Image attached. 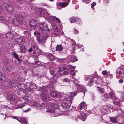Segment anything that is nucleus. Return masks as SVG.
<instances>
[{
    "label": "nucleus",
    "mask_w": 124,
    "mask_h": 124,
    "mask_svg": "<svg viewBox=\"0 0 124 124\" xmlns=\"http://www.w3.org/2000/svg\"><path fill=\"white\" fill-rule=\"evenodd\" d=\"M6 79L5 76L2 72H0V81L1 82H4Z\"/></svg>",
    "instance_id": "nucleus-19"
},
{
    "label": "nucleus",
    "mask_w": 124,
    "mask_h": 124,
    "mask_svg": "<svg viewBox=\"0 0 124 124\" xmlns=\"http://www.w3.org/2000/svg\"><path fill=\"white\" fill-rule=\"evenodd\" d=\"M76 46H78L79 48H80L82 47V45L80 44H78L76 45Z\"/></svg>",
    "instance_id": "nucleus-64"
},
{
    "label": "nucleus",
    "mask_w": 124,
    "mask_h": 124,
    "mask_svg": "<svg viewBox=\"0 0 124 124\" xmlns=\"http://www.w3.org/2000/svg\"><path fill=\"white\" fill-rule=\"evenodd\" d=\"M102 74L104 75H107L108 74V72L106 70L103 71L102 72Z\"/></svg>",
    "instance_id": "nucleus-54"
},
{
    "label": "nucleus",
    "mask_w": 124,
    "mask_h": 124,
    "mask_svg": "<svg viewBox=\"0 0 124 124\" xmlns=\"http://www.w3.org/2000/svg\"><path fill=\"white\" fill-rule=\"evenodd\" d=\"M62 108L64 110H68L70 108V106L67 103L65 102H62L61 104Z\"/></svg>",
    "instance_id": "nucleus-12"
},
{
    "label": "nucleus",
    "mask_w": 124,
    "mask_h": 124,
    "mask_svg": "<svg viewBox=\"0 0 124 124\" xmlns=\"http://www.w3.org/2000/svg\"><path fill=\"white\" fill-rule=\"evenodd\" d=\"M16 43H17L19 45L23 44L24 42V39L23 37L20 36L17 38L15 39Z\"/></svg>",
    "instance_id": "nucleus-9"
},
{
    "label": "nucleus",
    "mask_w": 124,
    "mask_h": 124,
    "mask_svg": "<svg viewBox=\"0 0 124 124\" xmlns=\"http://www.w3.org/2000/svg\"><path fill=\"white\" fill-rule=\"evenodd\" d=\"M110 120L112 123H116L117 121V119L115 117H110Z\"/></svg>",
    "instance_id": "nucleus-33"
},
{
    "label": "nucleus",
    "mask_w": 124,
    "mask_h": 124,
    "mask_svg": "<svg viewBox=\"0 0 124 124\" xmlns=\"http://www.w3.org/2000/svg\"><path fill=\"white\" fill-rule=\"evenodd\" d=\"M17 88L18 90H25L26 87V84L23 83H21L17 85Z\"/></svg>",
    "instance_id": "nucleus-14"
},
{
    "label": "nucleus",
    "mask_w": 124,
    "mask_h": 124,
    "mask_svg": "<svg viewBox=\"0 0 124 124\" xmlns=\"http://www.w3.org/2000/svg\"><path fill=\"white\" fill-rule=\"evenodd\" d=\"M75 75H73L72 76V78L73 79V81H74V83L75 84V85L76 86V85H77L78 84H77V83H78V79L76 78H75Z\"/></svg>",
    "instance_id": "nucleus-36"
},
{
    "label": "nucleus",
    "mask_w": 124,
    "mask_h": 124,
    "mask_svg": "<svg viewBox=\"0 0 124 124\" xmlns=\"http://www.w3.org/2000/svg\"><path fill=\"white\" fill-rule=\"evenodd\" d=\"M78 90L80 91L84 92V94H85V92L86 90L85 88L82 85L78 84L76 85Z\"/></svg>",
    "instance_id": "nucleus-13"
},
{
    "label": "nucleus",
    "mask_w": 124,
    "mask_h": 124,
    "mask_svg": "<svg viewBox=\"0 0 124 124\" xmlns=\"http://www.w3.org/2000/svg\"><path fill=\"white\" fill-rule=\"evenodd\" d=\"M50 107L56 109V110H55V111L57 112V110H59V109H57L59 107V105L58 104L55 103H51L50 104Z\"/></svg>",
    "instance_id": "nucleus-22"
},
{
    "label": "nucleus",
    "mask_w": 124,
    "mask_h": 124,
    "mask_svg": "<svg viewBox=\"0 0 124 124\" xmlns=\"http://www.w3.org/2000/svg\"><path fill=\"white\" fill-rule=\"evenodd\" d=\"M14 118L16 119L19 122L22 123H25L27 122L26 119L23 118H20L17 117H15Z\"/></svg>",
    "instance_id": "nucleus-18"
},
{
    "label": "nucleus",
    "mask_w": 124,
    "mask_h": 124,
    "mask_svg": "<svg viewBox=\"0 0 124 124\" xmlns=\"http://www.w3.org/2000/svg\"><path fill=\"white\" fill-rule=\"evenodd\" d=\"M27 104L26 102H24V103L18 104L17 105V107L18 108H22L26 105Z\"/></svg>",
    "instance_id": "nucleus-29"
},
{
    "label": "nucleus",
    "mask_w": 124,
    "mask_h": 124,
    "mask_svg": "<svg viewBox=\"0 0 124 124\" xmlns=\"http://www.w3.org/2000/svg\"><path fill=\"white\" fill-rule=\"evenodd\" d=\"M85 3L88 4L89 2V0H82Z\"/></svg>",
    "instance_id": "nucleus-61"
},
{
    "label": "nucleus",
    "mask_w": 124,
    "mask_h": 124,
    "mask_svg": "<svg viewBox=\"0 0 124 124\" xmlns=\"http://www.w3.org/2000/svg\"><path fill=\"white\" fill-rule=\"evenodd\" d=\"M25 91H30L31 89H35L36 88L35 84L32 82H28L26 84Z\"/></svg>",
    "instance_id": "nucleus-6"
},
{
    "label": "nucleus",
    "mask_w": 124,
    "mask_h": 124,
    "mask_svg": "<svg viewBox=\"0 0 124 124\" xmlns=\"http://www.w3.org/2000/svg\"><path fill=\"white\" fill-rule=\"evenodd\" d=\"M23 99L25 100L26 101H27L29 102H31L32 101V98L29 96L25 97Z\"/></svg>",
    "instance_id": "nucleus-30"
},
{
    "label": "nucleus",
    "mask_w": 124,
    "mask_h": 124,
    "mask_svg": "<svg viewBox=\"0 0 124 124\" xmlns=\"http://www.w3.org/2000/svg\"><path fill=\"white\" fill-rule=\"evenodd\" d=\"M13 54L15 57L17 59L18 61H20V58H18V55L16 53H13Z\"/></svg>",
    "instance_id": "nucleus-41"
},
{
    "label": "nucleus",
    "mask_w": 124,
    "mask_h": 124,
    "mask_svg": "<svg viewBox=\"0 0 124 124\" xmlns=\"http://www.w3.org/2000/svg\"><path fill=\"white\" fill-rule=\"evenodd\" d=\"M3 108H6L7 109H10V108L8 107L7 105H5L4 106Z\"/></svg>",
    "instance_id": "nucleus-62"
},
{
    "label": "nucleus",
    "mask_w": 124,
    "mask_h": 124,
    "mask_svg": "<svg viewBox=\"0 0 124 124\" xmlns=\"http://www.w3.org/2000/svg\"><path fill=\"white\" fill-rule=\"evenodd\" d=\"M75 67H73L71 65H68L67 66V68L69 69H70V73L72 75H75V73L74 72V70Z\"/></svg>",
    "instance_id": "nucleus-17"
},
{
    "label": "nucleus",
    "mask_w": 124,
    "mask_h": 124,
    "mask_svg": "<svg viewBox=\"0 0 124 124\" xmlns=\"http://www.w3.org/2000/svg\"><path fill=\"white\" fill-rule=\"evenodd\" d=\"M6 36L7 38L8 39H11L14 37V36L10 32H9L6 34Z\"/></svg>",
    "instance_id": "nucleus-26"
},
{
    "label": "nucleus",
    "mask_w": 124,
    "mask_h": 124,
    "mask_svg": "<svg viewBox=\"0 0 124 124\" xmlns=\"http://www.w3.org/2000/svg\"><path fill=\"white\" fill-rule=\"evenodd\" d=\"M120 101L117 98L116 100H114L113 103L116 105H117L120 103Z\"/></svg>",
    "instance_id": "nucleus-42"
},
{
    "label": "nucleus",
    "mask_w": 124,
    "mask_h": 124,
    "mask_svg": "<svg viewBox=\"0 0 124 124\" xmlns=\"http://www.w3.org/2000/svg\"><path fill=\"white\" fill-rule=\"evenodd\" d=\"M69 4L67 2H61L59 3L58 5L62 7H64L67 6Z\"/></svg>",
    "instance_id": "nucleus-28"
},
{
    "label": "nucleus",
    "mask_w": 124,
    "mask_h": 124,
    "mask_svg": "<svg viewBox=\"0 0 124 124\" xmlns=\"http://www.w3.org/2000/svg\"><path fill=\"white\" fill-rule=\"evenodd\" d=\"M119 74L120 77H124V70L123 69H118L116 74Z\"/></svg>",
    "instance_id": "nucleus-16"
},
{
    "label": "nucleus",
    "mask_w": 124,
    "mask_h": 124,
    "mask_svg": "<svg viewBox=\"0 0 124 124\" xmlns=\"http://www.w3.org/2000/svg\"><path fill=\"white\" fill-rule=\"evenodd\" d=\"M50 74L52 75H53L54 74V71H53L52 69H51L50 70Z\"/></svg>",
    "instance_id": "nucleus-59"
},
{
    "label": "nucleus",
    "mask_w": 124,
    "mask_h": 124,
    "mask_svg": "<svg viewBox=\"0 0 124 124\" xmlns=\"http://www.w3.org/2000/svg\"><path fill=\"white\" fill-rule=\"evenodd\" d=\"M18 82L16 80H13L12 81L8 82L7 84V86L10 87H15L17 85Z\"/></svg>",
    "instance_id": "nucleus-8"
},
{
    "label": "nucleus",
    "mask_w": 124,
    "mask_h": 124,
    "mask_svg": "<svg viewBox=\"0 0 124 124\" xmlns=\"http://www.w3.org/2000/svg\"><path fill=\"white\" fill-rule=\"evenodd\" d=\"M98 88L100 93L102 94L104 92V91L102 89L98 87Z\"/></svg>",
    "instance_id": "nucleus-44"
},
{
    "label": "nucleus",
    "mask_w": 124,
    "mask_h": 124,
    "mask_svg": "<svg viewBox=\"0 0 124 124\" xmlns=\"http://www.w3.org/2000/svg\"><path fill=\"white\" fill-rule=\"evenodd\" d=\"M38 12L39 15L41 17L44 16L45 18L50 20L53 18L55 21L56 22L59 23L60 20L57 17H55V16H52L49 13H48L46 10L42 8L38 9Z\"/></svg>",
    "instance_id": "nucleus-2"
},
{
    "label": "nucleus",
    "mask_w": 124,
    "mask_h": 124,
    "mask_svg": "<svg viewBox=\"0 0 124 124\" xmlns=\"http://www.w3.org/2000/svg\"><path fill=\"white\" fill-rule=\"evenodd\" d=\"M78 31L77 29L75 28H74V33L76 34H78Z\"/></svg>",
    "instance_id": "nucleus-58"
},
{
    "label": "nucleus",
    "mask_w": 124,
    "mask_h": 124,
    "mask_svg": "<svg viewBox=\"0 0 124 124\" xmlns=\"http://www.w3.org/2000/svg\"><path fill=\"white\" fill-rule=\"evenodd\" d=\"M50 94L51 96L53 97H55L57 96V93L54 91H52Z\"/></svg>",
    "instance_id": "nucleus-38"
},
{
    "label": "nucleus",
    "mask_w": 124,
    "mask_h": 124,
    "mask_svg": "<svg viewBox=\"0 0 124 124\" xmlns=\"http://www.w3.org/2000/svg\"><path fill=\"white\" fill-rule=\"evenodd\" d=\"M72 118L73 120L77 121L80 119L78 116H73L72 117Z\"/></svg>",
    "instance_id": "nucleus-40"
},
{
    "label": "nucleus",
    "mask_w": 124,
    "mask_h": 124,
    "mask_svg": "<svg viewBox=\"0 0 124 124\" xmlns=\"http://www.w3.org/2000/svg\"><path fill=\"white\" fill-rule=\"evenodd\" d=\"M69 62H73L78 60L77 59L76 57L74 55H71L68 60Z\"/></svg>",
    "instance_id": "nucleus-21"
},
{
    "label": "nucleus",
    "mask_w": 124,
    "mask_h": 124,
    "mask_svg": "<svg viewBox=\"0 0 124 124\" xmlns=\"http://www.w3.org/2000/svg\"><path fill=\"white\" fill-rule=\"evenodd\" d=\"M76 21L78 23H80L81 22V19L79 18H76Z\"/></svg>",
    "instance_id": "nucleus-55"
},
{
    "label": "nucleus",
    "mask_w": 124,
    "mask_h": 124,
    "mask_svg": "<svg viewBox=\"0 0 124 124\" xmlns=\"http://www.w3.org/2000/svg\"><path fill=\"white\" fill-rule=\"evenodd\" d=\"M105 106L107 107V108H109L110 109H112L113 108L112 106L111 105H108V106L107 105H106Z\"/></svg>",
    "instance_id": "nucleus-57"
},
{
    "label": "nucleus",
    "mask_w": 124,
    "mask_h": 124,
    "mask_svg": "<svg viewBox=\"0 0 124 124\" xmlns=\"http://www.w3.org/2000/svg\"><path fill=\"white\" fill-rule=\"evenodd\" d=\"M31 108H28L26 110H25L24 111V112L25 113L28 112H29V111H31Z\"/></svg>",
    "instance_id": "nucleus-56"
},
{
    "label": "nucleus",
    "mask_w": 124,
    "mask_h": 124,
    "mask_svg": "<svg viewBox=\"0 0 124 124\" xmlns=\"http://www.w3.org/2000/svg\"><path fill=\"white\" fill-rule=\"evenodd\" d=\"M87 107V105L86 103L85 102H82L79 105L78 107V110H82L83 109H84L85 110V109Z\"/></svg>",
    "instance_id": "nucleus-11"
},
{
    "label": "nucleus",
    "mask_w": 124,
    "mask_h": 124,
    "mask_svg": "<svg viewBox=\"0 0 124 124\" xmlns=\"http://www.w3.org/2000/svg\"><path fill=\"white\" fill-rule=\"evenodd\" d=\"M4 18L3 17H1L0 18V20H2L3 21L2 22V23L4 24H5L7 23V21L5 20Z\"/></svg>",
    "instance_id": "nucleus-47"
},
{
    "label": "nucleus",
    "mask_w": 124,
    "mask_h": 124,
    "mask_svg": "<svg viewBox=\"0 0 124 124\" xmlns=\"http://www.w3.org/2000/svg\"><path fill=\"white\" fill-rule=\"evenodd\" d=\"M12 66H10L8 67H7L5 68H3V70L4 71H10L11 70Z\"/></svg>",
    "instance_id": "nucleus-37"
},
{
    "label": "nucleus",
    "mask_w": 124,
    "mask_h": 124,
    "mask_svg": "<svg viewBox=\"0 0 124 124\" xmlns=\"http://www.w3.org/2000/svg\"><path fill=\"white\" fill-rule=\"evenodd\" d=\"M24 16L21 14H15L14 16H11L8 19V22L18 26L20 24L24 19Z\"/></svg>",
    "instance_id": "nucleus-1"
},
{
    "label": "nucleus",
    "mask_w": 124,
    "mask_h": 124,
    "mask_svg": "<svg viewBox=\"0 0 124 124\" xmlns=\"http://www.w3.org/2000/svg\"><path fill=\"white\" fill-rule=\"evenodd\" d=\"M56 50L58 51H61L62 49V46L60 45H58L56 47Z\"/></svg>",
    "instance_id": "nucleus-35"
},
{
    "label": "nucleus",
    "mask_w": 124,
    "mask_h": 124,
    "mask_svg": "<svg viewBox=\"0 0 124 124\" xmlns=\"http://www.w3.org/2000/svg\"><path fill=\"white\" fill-rule=\"evenodd\" d=\"M93 84V82L91 81H89L88 83V85L89 86L92 85Z\"/></svg>",
    "instance_id": "nucleus-49"
},
{
    "label": "nucleus",
    "mask_w": 124,
    "mask_h": 124,
    "mask_svg": "<svg viewBox=\"0 0 124 124\" xmlns=\"http://www.w3.org/2000/svg\"><path fill=\"white\" fill-rule=\"evenodd\" d=\"M41 98L44 101H46L48 99V97L47 94L43 93L41 97Z\"/></svg>",
    "instance_id": "nucleus-24"
},
{
    "label": "nucleus",
    "mask_w": 124,
    "mask_h": 124,
    "mask_svg": "<svg viewBox=\"0 0 124 124\" xmlns=\"http://www.w3.org/2000/svg\"><path fill=\"white\" fill-rule=\"evenodd\" d=\"M108 98L107 95L106 93H105L104 94L101 95V99L103 101L107 100Z\"/></svg>",
    "instance_id": "nucleus-27"
},
{
    "label": "nucleus",
    "mask_w": 124,
    "mask_h": 124,
    "mask_svg": "<svg viewBox=\"0 0 124 124\" xmlns=\"http://www.w3.org/2000/svg\"><path fill=\"white\" fill-rule=\"evenodd\" d=\"M47 111L52 113V115L53 117H56L60 115L61 113H57V111L55 110H53L52 108H48L46 109Z\"/></svg>",
    "instance_id": "nucleus-7"
},
{
    "label": "nucleus",
    "mask_w": 124,
    "mask_h": 124,
    "mask_svg": "<svg viewBox=\"0 0 124 124\" xmlns=\"http://www.w3.org/2000/svg\"><path fill=\"white\" fill-rule=\"evenodd\" d=\"M6 9L8 12H12L14 9V8L10 4L7 5L5 6Z\"/></svg>",
    "instance_id": "nucleus-15"
},
{
    "label": "nucleus",
    "mask_w": 124,
    "mask_h": 124,
    "mask_svg": "<svg viewBox=\"0 0 124 124\" xmlns=\"http://www.w3.org/2000/svg\"><path fill=\"white\" fill-rule=\"evenodd\" d=\"M78 92H75L73 93H70L69 95V96L67 95H64V100H67L71 104L72 103V100L73 98L76 95Z\"/></svg>",
    "instance_id": "nucleus-5"
},
{
    "label": "nucleus",
    "mask_w": 124,
    "mask_h": 124,
    "mask_svg": "<svg viewBox=\"0 0 124 124\" xmlns=\"http://www.w3.org/2000/svg\"><path fill=\"white\" fill-rule=\"evenodd\" d=\"M69 73V71L67 68H61L57 71V73L59 75H57V74L54 75L52 78L55 80L60 76L59 75L62 74L63 75H67Z\"/></svg>",
    "instance_id": "nucleus-3"
},
{
    "label": "nucleus",
    "mask_w": 124,
    "mask_h": 124,
    "mask_svg": "<svg viewBox=\"0 0 124 124\" xmlns=\"http://www.w3.org/2000/svg\"><path fill=\"white\" fill-rule=\"evenodd\" d=\"M100 78H97V80H96L95 81V83L96 84H98L99 83L100 81L101 80H100Z\"/></svg>",
    "instance_id": "nucleus-50"
},
{
    "label": "nucleus",
    "mask_w": 124,
    "mask_h": 124,
    "mask_svg": "<svg viewBox=\"0 0 124 124\" xmlns=\"http://www.w3.org/2000/svg\"><path fill=\"white\" fill-rule=\"evenodd\" d=\"M109 96L111 99L113 100H116L117 98L116 97L114 93L112 92H110L109 94Z\"/></svg>",
    "instance_id": "nucleus-25"
},
{
    "label": "nucleus",
    "mask_w": 124,
    "mask_h": 124,
    "mask_svg": "<svg viewBox=\"0 0 124 124\" xmlns=\"http://www.w3.org/2000/svg\"><path fill=\"white\" fill-rule=\"evenodd\" d=\"M53 28L54 30L55 31L57 32L58 31V28L57 25H56L55 24H54L53 25Z\"/></svg>",
    "instance_id": "nucleus-39"
},
{
    "label": "nucleus",
    "mask_w": 124,
    "mask_h": 124,
    "mask_svg": "<svg viewBox=\"0 0 124 124\" xmlns=\"http://www.w3.org/2000/svg\"><path fill=\"white\" fill-rule=\"evenodd\" d=\"M70 22L71 23H73L76 21V18L73 17V18H71L70 20Z\"/></svg>",
    "instance_id": "nucleus-45"
},
{
    "label": "nucleus",
    "mask_w": 124,
    "mask_h": 124,
    "mask_svg": "<svg viewBox=\"0 0 124 124\" xmlns=\"http://www.w3.org/2000/svg\"><path fill=\"white\" fill-rule=\"evenodd\" d=\"M7 99L8 101H12L15 99V97L13 95H8Z\"/></svg>",
    "instance_id": "nucleus-23"
},
{
    "label": "nucleus",
    "mask_w": 124,
    "mask_h": 124,
    "mask_svg": "<svg viewBox=\"0 0 124 124\" xmlns=\"http://www.w3.org/2000/svg\"><path fill=\"white\" fill-rule=\"evenodd\" d=\"M38 29L39 31L43 33H46L49 31L47 24L46 23L44 22L40 23L38 27Z\"/></svg>",
    "instance_id": "nucleus-4"
},
{
    "label": "nucleus",
    "mask_w": 124,
    "mask_h": 124,
    "mask_svg": "<svg viewBox=\"0 0 124 124\" xmlns=\"http://www.w3.org/2000/svg\"><path fill=\"white\" fill-rule=\"evenodd\" d=\"M33 58L35 60V62H37L38 61V56L36 55H34L33 56Z\"/></svg>",
    "instance_id": "nucleus-46"
},
{
    "label": "nucleus",
    "mask_w": 124,
    "mask_h": 124,
    "mask_svg": "<svg viewBox=\"0 0 124 124\" xmlns=\"http://www.w3.org/2000/svg\"><path fill=\"white\" fill-rule=\"evenodd\" d=\"M0 116H1L5 118L6 117L5 114L2 112H0Z\"/></svg>",
    "instance_id": "nucleus-48"
},
{
    "label": "nucleus",
    "mask_w": 124,
    "mask_h": 124,
    "mask_svg": "<svg viewBox=\"0 0 124 124\" xmlns=\"http://www.w3.org/2000/svg\"><path fill=\"white\" fill-rule=\"evenodd\" d=\"M39 41V43H41L42 42V39L41 37H40L39 39H38Z\"/></svg>",
    "instance_id": "nucleus-51"
},
{
    "label": "nucleus",
    "mask_w": 124,
    "mask_h": 124,
    "mask_svg": "<svg viewBox=\"0 0 124 124\" xmlns=\"http://www.w3.org/2000/svg\"><path fill=\"white\" fill-rule=\"evenodd\" d=\"M29 24L30 27H34L38 25V22L37 20L33 19L30 21Z\"/></svg>",
    "instance_id": "nucleus-10"
},
{
    "label": "nucleus",
    "mask_w": 124,
    "mask_h": 124,
    "mask_svg": "<svg viewBox=\"0 0 124 124\" xmlns=\"http://www.w3.org/2000/svg\"><path fill=\"white\" fill-rule=\"evenodd\" d=\"M86 118V116L85 114L84 113H82L81 114V116L80 119L83 121L85 120Z\"/></svg>",
    "instance_id": "nucleus-32"
},
{
    "label": "nucleus",
    "mask_w": 124,
    "mask_h": 124,
    "mask_svg": "<svg viewBox=\"0 0 124 124\" xmlns=\"http://www.w3.org/2000/svg\"><path fill=\"white\" fill-rule=\"evenodd\" d=\"M44 88H45V87H40V90H41L42 92L44 91V90L43 89Z\"/></svg>",
    "instance_id": "nucleus-63"
},
{
    "label": "nucleus",
    "mask_w": 124,
    "mask_h": 124,
    "mask_svg": "<svg viewBox=\"0 0 124 124\" xmlns=\"http://www.w3.org/2000/svg\"><path fill=\"white\" fill-rule=\"evenodd\" d=\"M46 57L49 59L51 60H53L55 59V57L51 54L47 53L46 54Z\"/></svg>",
    "instance_id": "nucleus-20"
},
{
    "label": "nucleus",
    "mask_w": 124,
    "mask_h": 124,
    "mask_svg": "<svg viewBox=\"0 0 124 124\" xmlns=\"http://www.w3.org/2000/svg\"><path fill=\"white\" fill-rule=\"evenodd\" d=\"M96 5V3L95 2H93L91 5V7L92 8L93 7Z\"/></svg>",
    "instance_id": "nucleus-60"
},
{
    "label": "nucleus",
    "mask_w": 124,
    "mask_h": 124,
    "mask_svg": "<svg viewBox=\"0 0 124 124\" xmlns=\"http://www.w3.org/2000/svg\"><path fill=\"white\" fill-rule=\"evenodd\" d=\"M33 48L34 50V51H36L37 50L38 47L37 46L35 45H34L33 46Z\"/></svg>",
    "instance_id": "nucleus-53"
},
{
    "label": "nucleus",
    "mask_w": 124,
    "mask_h": 124,
    "mask_svg": "<svg viewBox=\"0 0 124 124\" xmlns=\"http://www.w3.org/2000/svg\"><path fill=\"white\" fill-rule=\"evenodd\" d=\"M38 104L37 102H33L31 103V105L33 106H34L35 107H37L38 106Z\"/></svg>",
    "instance_id": "nucleus-43"
},
{
    "label": "nucleus",
    "mask_w": 124,
    "mask_h": 124,
    "mask_svg": "<svg viewBox=\"0 0 124 124\" xmlns=\"http://www.w3.org/2000/svg\"><path fill=\"white\" fill-rule=\"evenodd\" d=\"M107 110V108L106 106H105L103 107H102L101 108L100 112L102 113V114H105Z\"/></svg>",
    "instance_id": "nucleus-34"
},
{
    "label": "nucleus",
    "mask_w": 124,
    "mask_h": 124,
    "mask_svg": "<svg viewBox=\"0 0 124 124\" xmlns=\"http://www.w3.org/2000/svg\"><path fill=\"white\" fill-rule=\"evenodd\" d=\"M63 81L66 82H70V80L68 79L67 78H65L63 80Z\"/></svg>",
    "instance_id": "nucleus-52"
},
{
    "label": "nucleus",
    "mask_w": 124,
    "mask_h": 124,
    "mask_svg": "<svg viewBox=\"0 0 124 124\" xmlns=\"http://www.w3.org/2000/svg\"><path fill=\"white\" fill-rule=\"evenodd\" d=\"M20 52L22 53H24L26 51V48L24 46L22 45L20 46Z\"/></svg>",
    "instance_id": "nucleus-31"
}]
</instances>
